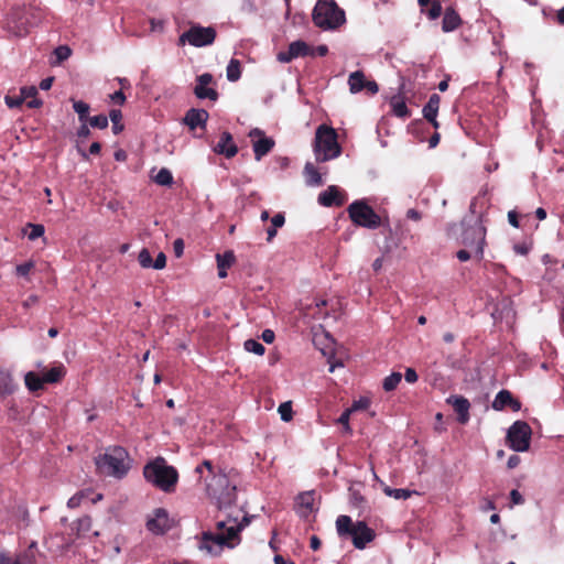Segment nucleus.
Wrapping results in <instances>:
<instances>
[{"instance_id":"1","label":"nucleus","mask_w":564,"mask_h":564,"mask_svg":"<svg viewBox=\"0 0 564 564\" xmlns=\"http://www.w3.org/2000/svg\"><path fill=\"white\" fill-rule=\"evenodd\" d=\"M195 471L205 480L207 495L219 508L229 507L236 501V485L225 473L216 470L210 460L205 459Z\"/></svg>"},{"instance_id":"2","label":"nucleus","mask_w":564,"mask_h":564,"mask_svg":"<svg viewBox=\"0 0 564 564\" xmlns=\"http://www.w3.org/2000/svg\"><path fill=\"white\" fill-rule=\"evenodd\" d=\"M249 519L243 517L240 523L236 520L219 521L217 523V533L205 532L199 544V549L209 554H218L224 545L232 547L235 539H238L239 531L248 525Z\"/></svg>"},{"instance_id":"3","label":"nucleus","mask_w":564,"mask_h":564,"mask_svg":"<svg viewBox=\"0 0 564 564\" xmlns=\"http://www.w3.org/2000/svg\"><path fill=\"white\" fill-rule=\"evenodd\" d=\"M143 475L147 481L165 492L173 491L178 479L176 469L162 457L148 463Z\"/></svg>"},{"instance_id":"4","label":"nucleus","mask_w":564,"mask_h":564,"mask_svg":"<svg viewBox=\"0 0 564 564\" xmlns=\"http://www.w3.org/2000/svg\"><path fill=\"white\" fill-rule=\"evenodd\" d=\"M95 463L100 474L117 478L123 477L130 468L128 453L120 446L108 448L95 458Z\"/></svg>"},{"instance_id":"5","label":"nucleus","mask_w":564,"mask_h":564,"mask_svg":"<svg viewBox=\"0 0 564 564\" xmlns=\"http://www.w3.org/2000/svg\"><path fill=\"white\" fill-rule=\"evenodd\" d=\"M336 530L339 536H350L356 549L362 550L370 543L376 534L366 522L357 521L352 523L349 516L341 514L336 519Z\"/></svg>"},{"instance_id":"6","label":"nucleus","mask_w":564,"mask_h":564,"mask_svg":"<svg viewBox=\"0 0 564 564\" xmlns=\"http://www.w3.org/2000/svg\"><path fill=\"white\" fill-rule=\"evenodd\" d=\"M341 148L337 142V133L332 127L322 124L316 129L314 154L317 162H326L339 156Z\"/></svg>"},{"instance_id":"7","label":"nucleus","mask_w":564,"mask_h":564,"mask_svg":"<svg viewBox=\"0 0 564 564\" xmlns=\"http://www.w3.org/2000/svg\"><path fill=\"white\" fill-rule=\"evenodd\" d=\"M312 18L316 26L323 30H334L345 22V12L334 0H318Z\"/></svg>"},{"instance_id":"8","label":"nucleus","mask_w":564,"mask_h":564,"mask_svg":"<svg viewBox=\"0 0 564 564\" xmlns=\"http://www.w3.org/2000/svg\"><path fill=\"white\" fill-rule=\"evenodd\" d=\"M44 17L43 9L31 7L24 13H14L8 22V28L17 36H25L31 28L39 26L43 22Z\"/></svg>"},{"instance_id":"9","label":"nucleus","mask_w":564,"mask_h":564,"mask_svg":"<svg viewBox=\"0 0 564 564\" xmlns=\"http://www.w3.org/2000/svg\"><path fill=\"white\" fill-rule=\"evenodd\" d=\"M347 212L351 221L359 227L376 229L381 225L380 216L365 200L352 202Z\"/></svg>"},{"instance_id":"10","label":"nucleus","mask_w":564,"mask_h":564,"mask_svg":"<svg viewBox=\"0 0 564 564\" xmlns=\"http://www.w3.org/2000/svg\"><path fill=\"white\" fill-rule=\"evenodd\" d=\"M531 426L524 421H516L507 432V442L514 452H527L530 448Z\"/></svg>"},{"instance_id":"11","label":"nucleus","mask_w":564,"mask_h":564,"mask_svg":"<svg viewBox=\"0 0 564 564\" xmlns=\"http://www.w3.org/2000/svg\"><path fill=\"white\" fill-rule=\"evenodd\" d=\"M216 37V31L212 26L193 25L188 31L184 32L178 41L181 45L188 42L191 45L202 47L210 45Z\"/></svg>"},{"instance_id":"12","label":"nucleus","mask_w":564,"mask_h":564,"mask_svg":"<svg viewBox=\"0 0 564 564\" xmlns=\"http://www.w3.org/2000/svg\"><path fill=\"white\" fill-rule=\"evenodd\" d=\"M486 228L481 221L477 220L474 225L467 227L463 232V243L474 251L478 259L482 258Z\"/></svg>"},{"instance_id":"13","label":"nucleus","mask_w":564,"mask_h":564,"mask_svg":"<svg viewBox=\"0 0 564 564\" xmlns=\"http://www.w3.org/2000/svg\"><path fill=\"white\" fill-rule=\"evenodd\" d=\"M249 137L252 139V148L257 161H260L274 147V140L265 137L264 132L259 128L252 129L249 132Z\"/></svg>"},{"instance_id":"14","label":"nucleus","mask_w":564,"mask_h":564,"mask_svg":"<svg viewBox=\"0 0 564 564\" xmlns=\"http://www.w3.org/2000/svg\"><path fill=\"white\" fill-rule=\"evenodd\" d=\"M172 527V522L169 519L167 511L159 508L154 510L153 516L148 519L147 528L154 534H163Z\"/></svg>"},{"instance_id":"15","label":"nucleus","mask_w":564,"mask_h":564,"mask_svg":"<svg viewBox=\"0 0 564 564\" xmlns=\"http://www.w3.org/2000/svg\"><path fill=\"white\" fill-rule=\"evenodd\" d=\"M213 82V76L209 73H204L197 77V85L194 93L199 99L216 100L218 97L217 91L214 88L207 87Z\"/></svg>"},{"instance_id":"16","label":"nucleus","mask_w":564,"mask_h":564,"mask_svg":"<svg viewBox=\"0 0 564 564\" xmlns=\"http://www.w3.org/2000/svg\"><path fill=\"white\" fill-rule=\"evenodd\" d=\"M446 401L447 403L452 404L454 410L457 412L458 422L466 424L469 420V401L466 398L459 395H451Z\"/></svg>"},{"instance_id":"17","label":"nucleus","mask_w":564,"mask_h":564,"mask_svg":"<svg viewBox=\"0 0 564 564\" xmlns=\"http://www.w3.org/2000/svg\"><path fill=\"white\" fill-rule=\"evenodd\" d=\"M214 151L218 154H224L226 158L230 159L237 154L238 149L232 141L231 134L229 132H223L220 135V140L214 148Z\"/></svg>"},{"instance_id":"18","label":"nucleus","mask_w":564,"mask_h":564,"mask_svg":"<svg viewBox=\"0 0 564 564\" xmlns=\"http://www.w3.org/2000/svg\"><path fill=\"white\" fill-rule=\"evenodd\" d=\"M507 405H509L516 412L521 409L520 402L514 400L508 390H501L497 393L492 402V408L497 411H501Z\"/></svg>"},{"instance_id":"19","label":"nucleus","mask_w":564,"mask_h":564,"mask_svg":"<svg viewBox=\"0 0 564 564\" xmlns=\"http://www.w3.org/2000/svg\"><path fill=\"white\" fill-rule=\"evenodd\" d=\"M208 119V112L204 109H189L183 121L191 130H194L197 127L205 126Z\"/></svg>"},{"instance_id":"20","label":"nucleus","mask_w":564,"mask_h":564,"mask_svg":"<svg viewBox=\"0 0 564 564\" xmlns=\"http://www.w3.org/2000/svg\"><path fill=\"white\" fill-rule=\"evenodd\" d=\"M37 95V89L34 86L22 87L18 96H6L4 100L9 108H17L23 102H26L30 97Z\"/></svg>"},{"instance_id":"21","label":"nucleus","mask_w":564,"mask_h":564,"mask_svg":"<svg viewBox=\"0 0 564 564\" xmlns=\"http://www.w3.org/2000/svg\"><path fill=\"white\" fill-rule=\"evenodd\" d=\"M314 492L300 494L296 498L297 512L301 517H308L314 511Z\"/></svg>"},{"instance_id":"22","label":"nucleus","mask_w":564,"mask_h":564,"mask_svg":"<svg viewBox=\"0 0 564 564\" xmlns=\"http://www.w3.org/2000/svg\"><path fill=\"white\" fill-rule=\"evenodd\" d=\"M441 98L437 94L431 95L427 104L423 108L424 118L430 121L434 128H438L436 116L438 112Z\"/></svg>"},{"instance_id":"23","label":"nucleus","mask_w":564,"mask_h":564,"mask_svg":"<svg viewBox=\"0 0 564 564\" xmlns=\"http://www.w3.org/2000/svg\"><path fill=\"white\" fill-rule=\"evenodd\" d=\"M343 198L340 197V193L338 188L334 185L329 186L326 191L322 192L318 195V203L323 206L329 207L333 205L340 206L343 204Z\"/></svg>"},{"instance_id":"24","label":"nucleus","mask_w":564,"mask_h":564,"mask_svg":"<svg viewBox=\"0 0 564 564\" xmlns=\"http://www.w3.org/2000/svg\"><path fill=\"white\" fill-rule=\"evenodd\" d=\"M459 24H460L459 15L455 12L454 9L447 8L445 10L444 18H443V25H442L443 31L444 32L454 31L456 28H458Z\"/></svg>"},{"instance_id":"25","label":"nucleus","mask_w":564,"mask_h":564,"mask_svg":"<svg viewBox=\"0 0 564 564\" xmlns=\"http://www.w3.org/2000/svg\"><path fill=\"white\" fill-rule=\"evenodd\" d=\"M217 267H218V275L219 278L227 276V268H229L235 262V254L232 251H226L224 254H217Z\"/></svg>"},{"instance_id":"26","label":"nucleus","mask_w":564,"mask_h":564,"mask_svg":"<svg viewBox=\"0 0 564 564\" xmlns=\"http://www.w3.org/2000/svg\"><path fill=\"white\" fill-rule=\"evenodd\" d=\"M24 383L30 392L40 391L44 388L45 384L43 376L41 377L34 371H29L25 373Z\"/></svg>"},{"instance_id":"27","label":"nucleus","mask_w":564,"mask_h":564,"mask_svg":"<svg viewBox=\"0 0 564 564\" xmlns=\"http://www.w3.org/2000/svg\"><path fill=\"white\" fill-rule=\"evenodd\" d=\"M375 478L379 481L382 491L388 497H392V498H394L397 500H405V499L410 498L412 496V494H413V491L408 490V489H401V488L400 489H392L388 485H386L382 480H380L376 475H375Z\"/></svg>"},{"instance_id":"28","label":"nucleus","mask_w":564,"mask_h":564,"mask_svg":"<svg viewBox=\"0 0 564 564\" xmlns=\"http://www.w3.org/2000/svg\"><path fill=\"white\" fill-rule=\"evenodd\" d=\"M304 175L306 177V183L311 186H319L323 184L322 175L315 165L311 162H307L304 166Z\"/></svg>"},{"instance_id":"29","label":"nucleus","mask_w":564,"mask_h":564,"mask_svg":"<svg viewBox=\"0 0 564 564\" xmlns=\"http://www.w3.org/2000/svg\"><path fill=\"white\" fill-rule=\"evenodd\" d=\"M366 78L362 72L356 70L348 77L349 90L351 94H357L365 88Z\"/></svg>"},{"instance_id":"30","label":"nucleus","mask_w":564,"mask_h":564,"mask_svg":"<svg viewBox=\"0 0 564 564\" xmlns=\"http://www.w3.org/2000/svg\"><path fill=\"white\" fill-rule=\"evenodd\" d=\"M66 375V369L63 365L55 366L51 368L43 375V379L45 383H56L61 381Z\"/></svg>"},{"instance_id":"31","label":"nucleus","mask_w":564,"mask_h":564,"mask_svg":"<svg viewBox=\"0 0 564 564\" xmlns=\"http://www.w3.org/2000/svg\"><path fill=\"white\" fill-rule=\"evenodd\" d=\"M17 389L12 376L9 372L0 370V393L7 395L12 394Z\"/></svg>"},{"instance_id":"32","label":"nucleus","mask_w":564,"mask_h":564,"mask_svg":"<svg viewBox=\"0 0 564 564\" xmlns=\"http://www.w3.org/2000/svg\"><path fill=\"white\" fill-rule=\"evenodd\" d=\"M289 51H290V55H292L293 58L313 54L311 47L303 41L292 42L289 45Z\"/></svg>"},{"instance_id":"33","label":"nucleus","mask_w":564,"mask_h":564,"mask_svg":"<svg viewBox=\"0 0 564 564\" xmlns=\"http://www.w3.org/2000/svg\"><path fill=\"white\" fill-rule=\"evenodd\" d=\"M392 111L397 117L406 118L409 117V109L401 96H393L390 100Z\"/></svg>"},{"instance_id":"34","label":"nucleus","mask_w":564,"mask_h":564,"mask_svg":"<svg viewBox=\"0 0 564 564\" xmlns=\"http://www.w3.org/2000/svg\"><path fill=\"white\" fill-rule=\"evenodd\" d=\"M285 223L284 215L282 213H278L271 218V226L267 229V240L270 242L276 235L278 228H281Z\"/></svg>"},{"instance_id":"35","label":"nucleus","mask_w":564,"mask_h":564,"mask_svg":"<svg viewBox=\"0 0 564 564\" xmlns=\"http://www.w3.org/2000/svg\"><path fill=\"white\" fill-rule=\"evenodd\" d=\"M93 494L91 489H84L75 494L67 501V507L70 509L78 508L84 500H88L89 496Z\"/></svg>"},{"instance_id":"36","label":"nucleus","mask_w":564,"mask_h":564,"mask_svg":"<svg viewBox=\"0 0 564 564\" xmlns=\"http://www.w3.org/2000/svg\"><path fill=\"white\" fill-rule=\"evenodd\" d=\"M226 75L229 82H237L240 78V62L238 59H230L226 69Z\"/></svg>"},{"instance_id":"37","label":"nucleus","mask_w":564,"mask_h":564,"mask_svg":"<svg viewBox=\"0 0 564 564\" xmlns=\"http://www.w3.org/2000/svg\"><path fill=\"white\" fill-rule=\"evenodd\" d=\"M154 181L156 184L162 186H169L173 183V176L170 170L163 167L158 174L154 176Z\"/></svg>"},{"instance_id":"38","label":"nucleus","mask_w":564,"mask_h":564,"mask_svg":"<svg viewBox=\"0 0 564 564\" xmlns=\"http://www.w3.org/2000/svg\"><path fill=\"white\" fill-rule=\"evenodd\" d=\"M402 375L400 372H392L390 376L384 378L382 387L386 391H392L400 383Z\"/></svg>"},{"instance_id":"39","label":"nucleus","mask_w":564,"mask_h":564,"mask_svg":"<svg viewBox=\"0 0 564 564\" xmlns=\"http://www.w3.org/2000/svg\"><path fill=\"white\" fill-rule=\"evenodd\" d=\"M109 118L112 122V131L115 134H118L122 131L123 124L121 123L122 113L118 109H112L109 113Z\"/></svg>"},{"instance_id":"40","label":"nucleus","mask_w":564,"mask_h":564,"mask_svg":"<svg viewBox=\"0 0 564 564\" xmlns=\"http://www.w3.org/2000/svg\"><path fill=\"white\" fill-rule=\"evenodd\" d=\"M75 529L78 535L85 534L91 529V519L85 516L75 522Z\"/></svg>"},{"instance_id":"41","label":"nucleus","mask_w":564,"mask_h":564,"mask_svg":"<svg viewBox=\"0 0 564 564\" xmlns=\"http://www.w3.org/2000/svg\"><path fill=\"white\" fill-rule=\"evenodd\" d=\"M243 346H245V349L247 351L253 352V354H256L258 356H262L264 354V350H265L264 346L261 343H259V341H257L254 339L246 340Z\"/></svg>"},{"instance_id":"42","label":"nucleus","mask_w":564,"mask_h":564,"mask_svg":"<svg viewBox=\"0 0 564 564\" xmlns=\"http://www.w3.org/2000/svg\"><path fill=\"white\" fill-rule=\"evenodd\" d=\"M278 412L282 421H291L293 417L292 403L290 401L281 403L278 408Z\"/></svg>"},{"instance_id":"43","label":"nucleus","mask_w":564,"mask_h":564,"mask_svg":"<svg viewBox=\"0 0 564 564\" xmlns=\"http://www.w3.org/2000/svg\"><path fill=\"white\" fill-rule=\"evenodd\" d=\"M35 554L33 551H24L15 556L12 564H34Z\"/></svg>"},{"instance_id":"44","label":"nucleus","mask_w":564,"mask_h":564,"mask_svg":"<svg viewBox=\"0 0 564 564\" xmlns=\"http://www.w3.org/2000/svg\"><path fill=\"white\" fill-rule=\"evenodd\" d=\"M73 108L77 112L79 120L85 121L89 111V105L82 100H78L74 101Z\"/></svg>"},{"instance_id":"45","label":"nucleus","mask_w":564,"mask_h":564,"mask_svg":"<svg viewBox=\"0 0 564 564\" xmlns=\"http://www.w3.org/2000/svg\"><path fill=\"white\" fill-rule=\"evenodd\" d=\"M72 54V51L66 45H59L54 50V55L56 57V63H62L66 61Z\"/></svg>"},{"instance_id":"46","label":"nucleus","mask_w":564,"mask_h":564,"mask_svg":"<svg viewBox=\"0 0 564 564\" xmlns=\"http://www.w3.org/2000/svg\"><path fill=\"white\" fill-rule=\"evenodd\" d=\"M138 261L140 263V265L144 269H149V268H152L153 263H152V257L149 252L148 249L143 248L140 252H139V256H138Z\"/></svg>"},{"instance_id":"47","label":"nucleus","mask_w":564,"mask_h":564,"mask_svg":"<svg viewBox=\"0 0 564 564\" xmlns=\"http://www.w3.org/2000/svg\"><path fill=\"white\" fill-rule=\"evenodd\" d=\"M93 128L105 129L108 127V118L104 115L94 116L89 119Z\"/></svg>"},{"instance_id":"48","label":"nucleus","mask_w":564,"mask_h":564,"mask_svg":"<svg viewBox=\"0 0 564 564\" xmlns=\"http://www.w3.org/2000/svg\"><path fill=\"white\" fill-rule=\"evenodd\" d=\"M30 231L26 234L30 240H35L44 235V227L42 225L29 224Z\"/></svg>"},{"instance_id":"49","label":"nucleus","mask_w":564,"mask_h":564,"mask_svg":"<svg viewBox=\"0 0 564 564\" xmlns=\"http://www.w3.org/2000/svg\"><path fill=\"white\" fill-rule=\"evenodd\" d=\"M425 12L431 20L437 19L442 13L441 2L432 1L430 8Z\"/></svg>"},{"instance_id":"50","label":"nucleus","mask_w":564,"mask_h":564,"mask_svg":"<svg viewBox=\"0 0 564 564\" xmlns=\"http://www.w3.org/2000/svg\"><path fill=\"white\" fill-rule=\"evenodd\" d=\"M352 411L347 409L337 420V422L344 426L346 433H351V427L349 425V417Z\"/></svg>"},{"instance_id":"51","label":"nucleus","mask_w":564,"mask_h":564,"mask_svg":"<svg viewBox=\"0 0 564 564\" xmlns=\"http://www.w3.org/2000/svg\"><path fill=\"white\" fill-rule=\"evenodd\" d=\"M364 502L365 498L358 491L350 489V503L355 508H360L362 507Z\"/></svg>"},{"instance_id":"52","label":"nucleus","mask_w":564,"mask_h":564,"mask_svg":"<svg viewBox=\"0 0 564 564\" xmlns=\"http://www.w3.org/2000/svg\"><path fill=\"white\" fill-rule=\"evenodd\" d=\"M34 268V262L29 261L22 264L17 265L15 271L20 276H26L29 272Z\"/></svg>"},{"instance_id":"53","label":"nucleus","mask_w":564,"mask_h":564,"mask_svg":"<svg viewBox=\"0 0 564 564\" xmlns=\"http://www.w3.org/2000/svg\"><path fill=\"white\" fill-rule=\"evenodd\" d=\"M370 404V400L368 398H360L359 400L354 401L352 405L349 408L352 412L359 410H366Z\"/></svg>"},{"instance_id":"54","label":"nucleus","mask_w":564,"mask_h":564,"mask_svg":"<svg viewBox=\"0 0 564 564\" xmlns=\"http://www.w3.org/2000/svg\"><path fill=\"white\" fill-rule=\"evenodd\" d=\"M153 265L152 268L155 270H162L166 265V257L163 252H160L155 259V261H152Z\"/></svg>"},{"instance_id":"55","label":"nucleus","mask_w":564,"mask_h":564,"mask_svg":"<svg viewBox=\"0 0 564 564\" xmlns=\"http://www.w3.org/2000/svg\"><path fill=\"white\" fill-rule=\"evenodd\" d=\"M405 381L409 383H415L417 381V373L413 368H408L404 373Z\"/></svg>"},{"instance_id":"56","label":"nucleus","mask_w":564,"mask_h":564,"mask_svg":"<svg viewBox=\"0 0 564 564\" xmlns=\"http://www.w3.org/2000/svg\"><path fill=\"white\" fill-rule=\"evenodd\" d=\"M474 254V251L473 250H459L457 253H456V257L459 261H467L471 258V256Z\"/></svg>"},{"instance_id":"57","label":"nucleus","mask_w":564,"mask_h":564,"mask_svg":"<svg viewBox=\"0 0 564 564\" xmlns=\"http://www.w3.org/2000/svg\"><path fill=\"white\" fill-rule=\"evenodd\" d=\"M111 100L118 105H123L124 101H126V96L123 95V93L121 90H118V91H115L111 96H110Z\"/></svg>"},{"instance_id":"58","label":"nucleus","mask_w":564,"mask_h":564,"mask_svg":"<svg viewBox=\"0 0 564 564\" xmlns=\"http://www.w3.org/2000/svg\"><path fill=\"white\" fill-rule=\"evenodd\" d=\"M174 252L176 257H181L184 251V242L182 239H176L173 243Z\"/></svg>"},{"instance_id":"59","label":"nucleus","mask_w":564,"mask_h":564,"mask_svg":"<svg viewBox=\"0 0 564 564\" xmlns=\"http://www.w3.org/2000/svg\"><path fill=\"white\" fill-rule=\"evenodd\" d=\"M510 499H511L513 505H521L523 502L522 495L518 490H516V489H513L510 492Z\"/></svg>"},{"instance_id":"60","label":"nucleus","mask_w":564,"mask_h":564,"mask_svg":"<svg viewBox=\"0 0 564 564\" xmlns=\"http://www.w3.org/2000/svg\"><path fill=\"white\" fill-rule=\"evenodd\" d=\"M365 88L371 94L375 95L378 93L379 87L373 80H366Z\"/></svg>"},{"instance_id":"61","label":"nucleus","mask_w":564,"mask_h":564,"mask_svg":"<svg viewBox=\"0 0 564 564\" xmlns=\"http://www.w3.org/2000/svg\"><path fill=\"white\" fill-rule=\"evenodd\" d=\"M276 58L281 63H290L292 59H294L292 57V55H290V51L289 50L286 52H280L278 54Z\"/></svg>"},{"instance_id":"62","label":"nucleus","mask_w":564,"mask_h":564,"mask_svg":"<svg viewBox=\"0 0 564 564\" xmlns=\"http://www.w3.org/2000/svg\"><path fill=\"white\" fill-rule=\"evenodd\" d=\"M262 339L265 343L271 344L274 340V333H273V330L264 329L263 333H262Z\"/></svg>"},{"instance_id":"63","label":"nucleus","mask_w":564,"mask_h":564,"mask_svg":"<svg viewBox=\"0 0 564 564\" xmlns=\"http://www.w3.org/2000/svg\"><path fill=\"white\" fill-rule=\"evenodd\" d=\"M508 220L510 225L513 226L514 228L519 227L518 216L514 210L508 213Z\"/></svg>"},{"instance_id":"64","label":"nucleus","mask_w":564,"mask_h":564,"mask_svg":"<svg viewBox=\"0 0 564 564\" xmlns=\"http://www.w3.org/2000/svg\"><path fill=\"white\" fill-rule=\"evenodd\" d=\"M26 105L29 108H39L42 106V101L34 96L28 99Z\"/></svg>"}]
</instances>
